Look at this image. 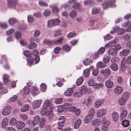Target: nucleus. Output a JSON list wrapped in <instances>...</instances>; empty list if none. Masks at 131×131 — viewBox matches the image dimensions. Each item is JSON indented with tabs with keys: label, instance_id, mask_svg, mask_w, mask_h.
Masks as SVG:
<instances>
[{
	"label": "nucleus",
	"instance_id": "f257e3e1",
	"mask_svg": "<svg viewBox=\"0 0 131 131\" xmlns=\"http://www.w3.org/2000/svg\"><path fill=\"white\" fill-rule=\"evenodd\" d=\"M39 123V126L40 128H42L44 126L45 123V120L43 117L40 119L39 116H36L34 118V119L31 122L32 125L35 126L37 124Z\"/></svg>",
	"mask_w": 131,
	"mask_h": 131
},
{
	"label": "nucleus",
	"instance_id": "f03ea898",
	"mask_svg": "<svg viewBox=\"0 0 131 131\" xmlns=\"http://www.w3.org/2000/svg\"><path fill=\"white\" fill-rule=\"evenodd\" d=\"M115 2V0H107L106 3L105 4H102L104 9H106L108 8L109 7L113 8L116 7L114 3Z\"/></svg>",
	"mask_w": 131,
	"mask_h": 131
},
{
	"label": "nucleus",
	"instance_id": "7ed1b4c3",
	"mask_svg": "<svg viewBox=\"0 0 131 131\" xmlns=\"http://www.w3.org/2000/svg\"><path fill=\"white\" fill-rule=\"evenodd\" d=\"M105 121L106 118L105 117L103 118L101 121L100 119H96L92 121L91 125L93 126H98L103 123Z\"/></svg>",
	"mask_w": 131,
	"mask_h": 131
},
{
	"label": "nucleus",
	"instance_id": "20e7f679",
	"mask_svg": "<svg viewBox=\"0 0 131 131\" xmlns=\"http://www.w3.org/2000/svg\"><path fill=\"white\" fill-rule=\"evenodd\" d=\"M40 113L42 116H48L51 114L52 111L48 110L46 108L43 107L41 110Z\"/></svg>",
	"mask_w": 131,
	"mask_h": 131
},
{
	"label": "nucleus",
	"instance_id": "39448f33",
	"mask_svg": "<svg viewBox=\"0 0 131 131\" xmlns=\"http://www.w3.org/2000/svg\"><path fill=\"white\" fill-rule=\"evenodd\" d=\"M107 110L105 109L101 108L99 109L96 113L97 117L100 118L105 115L106 113Z\"/></svg>",
	"mask_w": 131,
	"mask_h": 131
},
{
	"label": "nucleus",
	"instance_id": "423d86ee",
	"mask_svg": "<svg viewBox=\"0 0 131 131\" xmlns=\"http://www.w3.org/2000/svg\"><path fill=\"white\" fill-rule=\"evenodd\" d=\"M101 73L103 74L105 78H107L109 75L111 73V71L110 69H103L100 71Z\"/></svg>",
	"mask_w": 131,
	"mask_h": 131
},
{
	"label": "nucleus",
	"instance_id": "0eeeda50",
	"mask_svg": "<svg viewBox=\"0 0 131 131\" xmlns=\"http://www.w3.org/2000/svg\"><path fill=\"white\" fill-rule=\"evenodd\" d=\"M41 102L42 100L41 99L35 101L32 103V108L34 109H35L39 107Z\"/></svg>",
	"mask_w": 131,
	"mask_h": 131
},
{
	"label": "nucleus",
	"instance_id": "6e6552de",
	"mask_svg": "<svg viewBox=\"0 0 131 131\" xmlns=\"http://www.w3.org/2000/svg\"><path fill=\"white\" fill-rule=\"evenodd\" d=\"M65 105L66 106L65 108L68 109V111L70 112H74L76 109L75 107L73 106H72L71 104L66 103L65 104Z\"/></svg>",
	"mask_w": 131,
	"mask_h": 131
},
{
	"label": "nucleus",
	"instance_id": "1a4fd4ad",
	"mask_svg": "<svg viewBox=\"0 0 131 131\" xmlns=\"http://www.w3.org/2000/svg\"><path fill=\"white\" fill-rule=\"evenodd\" d=\"M8 3V5L9 7L13 8L15 7L16 4V0H7Z\"/></svg>",
	"mask_w": 131,
	"mask_h": 131
},
{
	"label": "nucleus",
	"instance_id": "9d476101",
	"mask_svg": "<svg viewBox=\"0 0 131 131\" xmlns=\"http://www.w3.org/2000/svg\"><path fill=\"white\" fill-rule=\"evenodd\" d=\"M11 109V107L8 106L5 108L2 112V114L4 116H6L9 115L10 112V110Z\"/></svg>",
	"mask_w": 131,
	"mask_h": 131
},
{
	"label": "nucleus",
	"instance_id": "9b49d317",
	"mask_svg": "<svg viewBox=\"0 0 131 131\" xmlns=\"http://www.w3.org/2000/svg\"><path fill=\"white\" fill-rule=\"evenodd\" d=\"M123 90V89L121 86H117L114 89V92L116 94H119L122 92Z\"/></svg>",
	"mask_w": 131,
	"mask_h": 131
},
{
	"label": "nucleus",
	"instance_id": "f8f14e48",
	"mask_svg": "<svg viewBox=\"0 0 131 131\" xmlns=\"http://www.w3.org/2000/svg\"><path fill=\"white\" fill-rule=\"evenodd\" d=\"M25 123L21 121H18L16 125V127L19 129H21L24 128L25 126Z\"/></svg>",
	"mask_w": 131,
	"mask_h": 131
},
{
	"label": "nucleus",
	"instance_id": "ddd939ff",
	"mask_svg": "<svg viewBox=\"0 0 131 131\" xmlns=\"http://www.w3.org/2000/svg\"><path fill=\"white\" fill-rule=\"evenodd\" d=\"M103 123L104 124L102 127V131H106L108 130V127L110 124V122L109 121H106H106Z\"/></svg>",
	"mask_w": 131,
	"mask_h": 131
},
{
	"label": "nucleus",
	"instance_id": "4468645a",
	"mask_svg": "<svg viewBox=\"0 0 131 131\" xmlns=\"http://www.w3.org/2000/svg\"><path fill=\"white\" fill-rule=\"evenodd\" d=\"M118 50L115 48H111L108 50V53L112 56H116L117 55Z\"/></svg>",
	"mask_w": 131,
	"mask_h": 131
},
{
	"label": "nucleus",
	"instance_id": "2eb2a0df",
	"mask_svg": "<svg viewBox=\"0 0 131 131\" xmlns=\"http://www.w3.org/2000/svg\"><path fill=\"white\" fill-rule=\"evenodd\" d=\"M93 101V97L89 96L87 99H85L83 102V103L87 106H88L89 105L91 104Z\"/></svg>",
	"mask_w": 131,
	"mask_h": 131
},
{
	"label": "nucleus",
	"instance_id": "dca6fc26",
	"mask_svg": "<svg viewBox=\"0 0 131 131\" xmlns=\"http://www.w3.org/2000/svg\"><path fill=\"white\" fill-rule=\"evenodd\" d=\"M9 78V76L8 74H4L3 75V83L4 84L8 85L9 83V80H8Z\"/></svg>",
	"mask_w": 131,
	"mask_h": 131
},
{
	"label": "nucleus",
	"instance_id": "f3484780",
	"mask_svg": "<svg viewBox=\"0 0 131 131\" xmlns=\"http://www.w3.org/2000/svg\"><path fill=\"white\" fill-rule=\"evenodd\" d=\"M130 52V50L128 49L124 50H123L120 52L119 54L121 56H127Z\"/></svg>",
	"mask_w": 131,
	"mask_h": 131
},
{
	"label": "nucleus",
	"instance_id": "a211bd4d",
	"mask_svg": "<svg viewBox=\"0 0 131 131\" xmlns=\"http://www.w3.org/2000/svg\"><path fill=\"white\" fill-rule=\"evenodd\" d=\"M113 82L110 79H108L105 82L106 86L108 88H112L113 85Z\"/></svg>",
	"mask_w": 131,
	"mask_h": 131
},
{
	"label": "nucleus",
	"instance_id": "6ab92c4d",
	"mask_svg": "<svg viewBox=\"0 0 131 131\" xmlns=\"http://www.w3.org/2000/svg\"><path fill=\"white\" fill-rule=\"evenodd\" d=\"M119 116V114L117 112H113L112 115V117L113 120L114 121H117L118 118Z\"/></svg>",
	"mask_w": 131,
	"mask_h": 131
},
{
	"label": "nucleus",
	"instance_id": "aec40b11",
	"mask_svg": "<svg viewBox=\"0 0 131 131\" xmlns=\"http://www.w3.org/2000/svg\"><path fill=\"white\" fill-rule=\"evenodd\" d=\"M50 7H52V10L53 13H57L59 11V9L57 6H55L54 4H51L50 6Z\"/></svg>",
	"mask_w": 131,
	"mask_h": 131
},
{
	"label": "nucleus",
	"instance_id": "412c9836",
	"mask_svg": "<svg viewBox=\"0 0 131 131\" xmlns=\"http://www.w3.org/2000/svg\"><path fill=\"white\" fill-rule=\"evenodd\" d=\"M116 43L115 40H112L106 44L105 47L106 48H108L114 46Z\"/></svg>",
	"mask_w": 131,
	"mask_h": 131
},
{
	"label": "nucleus",
	"instance_id": "4be33fe9",
	"mask_svg": "<svg viewBox=\"0 0 131 131\" xmlns=\"http://www.w3.org/2000/svg\"><path fill=\"white\" fill-rule=\"evenodd\" d=\"M93 117L92 116L88 115L84 118V123L85 124L89 123L92 120Z\"/></svg>",
	"mask_w": 131,
	"mask_h": 131
},
{
	"label": "nucleus",
	"instance_id": "5701e85b",
	"mask_svg": "<svg viewBox=\"0 0 131 131\" xmlns=\"http://www.w3.org/2000/svg\"><path fill=\"white\" fill-rule=\"evenodd\" d=\"M17 120L15 118H12L9 121V124L10 125L12 126H15L17 123Z\"/></svg>",
	"mask_w": 131,
	"mask_h": 131
},
{
	"label": "nucleus",
	"instance_id": "b1692460",
	"mask_svg": "<svg viewBox=\"0 0 131 131\" xmlns=\"http://www.w3.org/2000/svg\"><path fill=\"white\" fill-rule=\"evenodd\" d=\"M73 92V90L71 88L67 89L64 92L66 96H69L71 95Z\"/></svg>",
	"mask_w": 131,
	"mask_h": 131
},
{
	"label": "nucleus",
	"instance_id": "393cba45",
	"mask_svg": "<svg viewBox=\"0 0 131 131\" xmlns=\"http://www.w3.org/2000/svg\"><path fill=\"white\" fill-rule=\"evenodd\" d=\"M104 103L103 100H98L95 103V107L98 108L100 107L101 105Z\"/></svg>",
	"mask_w": 131,
	"mask_h": 131
},
{
	"label": "nucleus",
	"instance_id": "a878e982",
	"mask_svg": "<svg viewBox=\"0 0 131 131\" xmlns=\"http://www.w3.org/2000/svg\"><path fill=\"white\" fill-rule=\"evenodd\" d=\"M88 89L86 86H82L81 87L80 90V93L82 94H85L87 92Z\"/></svg>",
	"mask_w": 131,
	"mask_h": 131
},
{
	"label": "nucleus",
	"instance_id": "bb28decb",
	"mask_svg": "<svg viewBox=\"0 0 131 131\" xmlns=\"http://www.w3.org/2000/svg\"><path fill=\"white\" fill-rule=\"evenodd\" d=\"M8 122V119L7 118H4L2 122V127L3 128H5L7 125Z\"/></svg>",
	"mask_w": 131,
	"mask_h": 131
},
{
	"label": "nucleus",
	"instance_id": "cd10ccee",
	"mask_svg": "<svg viewBox=\"0 0 131 131\" xmlns=\"http://www.w3.org/2000/svg\"><path fill=\"white\" fill-rule=\"evenodd\" d=\"M63 39V37H61L57 40L53 41V43L56 45H58L59 44L62 43Z\"/></svg>",
	"mask_w": 131,
	"mask_h": 131
},
{
	"label": "nucleus",
	"instance_id": "c85d7f7f",
	"mask_svg": "<svg viewBox=\"0 0 131 131\" xmlns=\"http://www.w3.org/2000/svg\"><path fill=\"white\" fill-rule=\"evenodd\" d=\"M111 69L114 71H117L118 69V66L117 64L115 63H113L111 64L110 67Z\"/></svg>",
	"mask_w": 131,
	"mask_h": 131
},
{
	"label": "nucleus",
	"instance_id": "c756f323",
	"mask_svg": "<svg viewBox=\"0 0 131 131\" xmlns=\"http://www.w3.org/2000/svg\"><path fill=\"white\" fill-rule=\"evenodd\" d=\"M121 97L126 101H127L129 97L128 93L127 92L124 93L122 94Z\"/></svg>",
	"mask_w": 131,
	"mask_h": 131
},
{
	"label": "nucleus",
	"instance_id": "7c9ffc66",
	"mask_svg": "<svg viewBox=\"0 0 131 131\" xmlns=\"http://www.w3.org/2000/svg\"><path fill=\"white\" fill-rule=\"evenodd\" d=\"M101 9L100 8L94 7L93 8L92 13L93 14H96L100 12Z\"/></svg>",
	"mask_w": 131,
	"mask_h": 131
},
{
	"label": "nucleus",
	"instance_id": "2f4dec72",
	"mask_svg": "<svg viewBox=\"0 0 131 131\" xmlns=\"http://www.w3.org/2000/svg\"><path fill=\"white\" fill-rule=\"evenodd\" d=\"M31 92L34 95H35L39 93L37 88L35 87H32L31 88Z\"/></svg>",
	"mask_w": 131,
	"mask_h": 131
},
{
	"label": "nucleus",
	"instance_id": "473e14b6",
	"mask_svg": "<svg viewBox=\"0 0 131 131\" xmlns=\"http://www.w3.org/2000/svg\"><path fill=\"white\" fill-rule=\"evenodd\" d=\"M96 66L98 68H103L105 67L106 65L105 63H103L102 62H99L97 63Z\"/></svg>",
	"mask_w": 131,
	"mask_h": 131
},
{
	"label": "nucleus",
	"instance_id": "72a5a7b5",
	"mask_svg": "<svg viewBox=\"0 0 131 131\" xmlns=\"http://www.w3.org/2000/svg\"><path fill=\"white\" fill-rule=\"evenodd\" d=\"M128 111L127 110H124L122 111L121 114V118L124 119L127 116Z\"/></svg>",
	"mask_w": 131,
	"mask_h": 131
},
{
	"label": "nucleus",
	"instance_id": "f704fd0d",
	"mask_svg": "<svg viewBox=\"0 0 131 131\" xmlns=\"http://www.w3.org/2000/svg\"><path fill=\"white\" fill-rule=\"evenodd\" d=\"M81 122V120L80 119L77 120L75 122L74 127L75 129H77L79 127Z\"/></svg>",
	"mask_w": 131,
	"mask_h": 131
},
{
	"label": "nucleus",
	"instance_id": "c9c22d12",
	"mask_svg": "<svg viewBox=\"0 0 131 131\" xmlns=\"http://www.w3.org/2000/svg\"><path fill=\"white\" fill-rule=\"evenodd\" d=\"M127 101L121 97L118 101V103L120 105L122 106L125 104Z\"/></svg>",
	"mask_w": 131,
	"mask_h": 131
},
{
	"label": "nucleus",
	"instance_id": "e433bc0d",
	"mask_svg": "<svg viewBox=\"0 0 131 131\" xmlns=\"http://www.w3.org/2000/svg\"><path fill=\"white\" fill-rule=\"evenodd\" d=\"M84 80V78L82 76H81L76 81V83L77 85H80L82 84Z\"/></svg>",
	"mask_w": 131,
	"mask_h": 131
},
{
	"label": "nucleus",
	"instance_id": "4c0bfd02",
	"mask_svg": "<svg viewBox=\"0 0 131 131\" xmlns=\"http://www.w3.org/2000/svg\"><path fill=\"white\" fill-rule=\"evenodd\" d=\"M110 59V57L109 55H105L103 57V60L105 64L107 63Z\"/></svg>",
	"mask_w": 131,
	"mask_h": 131
},
{
	"label": "nucleus",
	"instance_id": "58836bf2",
	"mask_svg": "<svg viewBox=\"0 0 131 131\" xmlns=\"http://www.w3.org/2000/svg\"><path fill=\"white\" fill-rule=\"evenodd\" d=\"M122 124L123 126L125 127H127L129 125V121L127 120H124L122 122Z\"/></svg>",
	"mask_w": 131,
	"mask_h": 131
},
{
	"label": "nucleus",
	"instance_id": "ea45409f",
	"mask_svg": "<svg viewBox=\"0 0 131 131\" xmlns=\"http://www.w3.org/2000/svg\"><path fill=\"white\" fill-rule=\"evenodd\" d=\"M29 107L28 104H26L23 106L21 108V111L23 112H25L28 110Z\"/></svg>",
	"mask_w": 131,
	"mask_h": 131
},
{
	"label": "nucleus",
	"instance_id": "a19ab883",
	"mask_svg": "<svg viewBox=\"0 0 131 131\" xmlns=\"http://www.w3.org/2000/svg\"><path fill=\"white\" fill-rule=\"evenodd\" d=\"M92 63V61L91 59L88 58L85 59L83 61L84 64L86 66L90 65V64Z\"/></svg>",
	"mask_w": 131,
	"mask_h": 131
},
{
	"label": "nucleus",
	"instance_id": "79ce46f5",
	"mask_svg": "<svg viewBox=\"0 0 131 131\" xmlns=\"http://www.w3.org/2000/svg\"><path fill=\"white\" fill-rule=\"evenodd\" d=\"M54 23L53 19L49 20L47 22L48 27H51L54 26Z\"/></svg>",
	"mask_w": 131,
	"mask_h": 131
},
{
	"label": "nucleus",
	"instance_id": "37998d69",
	"mask_svg": "<svg viewBox=\"0 0 131 131\" xmlns=\"http://www.w3.org/2000/svg\"><path fill=\"white\" fill-rule=\"evenodd\" d=\"M17 22L16 19L14 18H10L8 20V22L9 24L13 25L15 24Z\"/></svg>",
	"mask_w": 131,
	"mask_h": 131
},
{
	"label": "nucleus",
	"instance_id": "c03bdc74",
	"mask_svg": "<svg viewBox=\"0 0 131 131\" xmlns=\"http://www.w3.org/2000/svg\"><path fill=\"white\" fill-rule=\"evenodd\" d=\"M66 106L64 105L61 106H58V108L57 109V112L58 113L62 112L64 110V108H65Z\"/></svg>",
	"mask_w": 131,
	"mask_h": 131
},
{
	"label": "nucleus",
	"instance_id": "a18cd8bd",
	"mask_svg": "<svg viewBox=\"0 0 131 131\" xmlns=\"http://www.w3.org/2000/svg\"><path fill=\"white\" fill-rule=\"evenodd\" d=\"M83 74L84 77L87 78L90 75V70L89 69H86L84 71Z\"/></svg>",
	"mask_w": 131,
	"mask_h": 131
},
{
	"label": "nucleus",
	"instance_id": "49530a36",
	"mask_svg": "<svg viewBox=\"0 0 131 131\" xmlns=\"http://www.w3.org/2000/svg\"><path fill=\"white\" fill-rule=\"evenodd\" d=\"M77 14V12L75 10H73L70 12L69 15L71 17L74 18L75 17Z\"/></svg>",
	"mask_w": 131,
	"mask_h": 131
},
{
	"label": "nucleus",
	"instance_id": "de8ad7c7",
	"mask_svg": "<svg viewBox=\"0 0 131 131\" xmlns=\"http://www.w3.org/2000/svg\"><path fill=\"white\" fill-rule=\"evenodd\" d=\"M103 85H104L102 83H95L94 86V88L95 89L98 90L102 87Z\"/></svg>",
	"mask_w": 131,
	"mask_h": 131
},
{
	"label": "nucleus",
	"instance_id": "09e8293b",
	"mask_svg": "<svg viewBox=\"0 0 131 131\" xmlns=\"http://www.w3.org/2000/svg\"><path fill=\"white\" fill-rule=\"evenodd\" d=\"M125 29L123 28H121L118 29L117 31V34L118 35H121L125 33Z\"/></svg>",
	"mask_w": 131,
	"mask_h": 131
},
{
	"label": "nucleus",
	"instance_id": "8fccbe9b",
	"mask_svg": "<svg viewBox=\"0 0 131 131\" xmlns=\"http://www.w3.org/2000/svg\"><path fill=\"white\" fill-rule=\"evenodd\" d=\"M54 22V26L57 25H60V20L58 18L53 19Z\"/></svg>",
	"mask_w": 131,
	"mask_h": 131
},
{
	"label": "nucleus",
	"instance_id": "3c124183",
	"mask_svg": "<svg viewBox=\"0 0 131 131\" xmlns=\"http://www.w3.org/2000/svg\"><path fill=\"white\" fill-rule=\"evenodd\" d=\"M37 45L34 42H31L28 45V48L30 49H32L36 47Z\"/></svg>",
	"mask_w": 131,
	"mask_h": 131
},
{
	"label": "nucleus",
	"instance_id": "603ef678",
	"mask_svg": "<svg viewBox=\"0 0 131 131\" xmlns=\"http://www.w3.org/2000/svg\"><path fill=\"white\" fill-rule=\"evenodd\" d=\"M27 19L29 23H32L34 20V19L33 17L31 15L28 16Z\"/></svg>",
	"mask_w": 131,
	"mask_h": 131
},
{
	"label": "nucleus",
	"instance_id": "864d4df0",
	"mask_svg": "<svg viewBox=\"0 0 131 131\" xmlns=\"http://www.w3.org/2000/svg\"><path fill=\"white\" fill-rule=\"evenodd\" d=\"M24 93L26 94H28L30 92V89L27 86H25L24 89Z\"/></svg>",
	"mask_w": 131,
	"mask_h": 131
},
{
	"label": "nucleus",
	"instance_id": "5fc2aeb1",
	"mask_svg": "<svg viewBox=\"0 0 131 131\" xmlns=\"http://www.w3.org/2000/svg\"><path fill=\"white\" fill-rule=\"evenodd\" d=\"M40 89L41 91H45L46 90L47 86L43 83H42L40 86Z\"/></svg>",
	"mask_w": 131,
	"mask_h": 131
},
{
	"label": "nucleus",
	"instance_id": "6e6d98bb",
	"mask_svg": "<svg viewBox=\"0 0 131 131\" xmlns=\"http://www.w3.org/2000/svg\"><path fill=\"white\" fill-rule=\"evenodd\" d=\"M62 49L63 50H66L68 51H69L70 50L71 48L68 45H65L63 46Z\"/></svg>",
	"mask_w": 131,
	"mask_h": 131
},
{
	"label": "nucleus",
	"instance_id": "4d7b16f0",
	"mask_svg": "<svg viewBox=\"0 0 131 131\" xmlns=\"http://www.w3.org/2000/svg\"><path fill=\"white\" fill-rule=\"evenodd\" d=\"M65 122H59L58 123V125L59 126L58 127V128L59 129H60L61 128V127H62L64 125Z\"/></svg>",
	"mask_w": 131,
	"mask_h": 131
},
{
	"label": "nucleus",
	"instance_id": "13d9d810",
	"mask_svg": "<svg viewBox=\"0 0 131 131\" xmlns=\"http://www.w3.org/2000/svg\"><path fill=\"white\" fill-rule=\"evenodd\" d=\"M21 119L23 121L26 120L28 119V116L25 114H21L20 115Z\"/></svg>",
	"mask_w": 131,
	"mask_h": 131
},
{
	"label": "nucleus",
	"instance_id": "bf43d9fd",
	"mask_svg": "<svg viewBox=\"0 0 131 131\" xmlns=\"http://www.w3.org/2000/svg\"><path fill=\"white\" fill-rule=\"evenodd\" d=\"M21 32L20 31H16L15 34V36L17 39H19L21 37Z\"/></svg>",
	"mask_w": 131,
	"mask_h": 131
},
{
	"label": "nucleus",
	"instance_id": "052dcab7",
	"mask_svg": "<svg viewBox=\"0 0 131 131\" xmlns=\"http://www.w3.org/2000/svg\"><path fill=\"white\" fill-rule=\"evenodd\" d=\"M62 33L59 30H57L55 31L54 32V37H57L62 35Z\"/></svg>",
	"mask_w": 131,
	"mask_h": 131
},
{
	"label": "nucleus",
	"instance_id": "680f3d73",
	"mask_svg": "<svg viewBox=\"0 0 131 131\" xmlns=\"http://www.w3.org/2000/svg\"><path fill=\"white\" fill-rule=\"evenodd\" d=\"M50 104V101L49 100H46L45 102L43 104V107L47 108Z\"/></svg>",
	"mask_w": 131,
	"mask_h": 131
},
{
	"label": "nucleus",
	"instance_id": "e2e57ef3",
	"mask_svg": "<svg viewBox=\"0 0 131 131\" xmlns=\"http://www.w3.org/2000/svg\"><path fill=\"white\" fill-rule=\"evenodd\" d=\"M99 70L98 68H95L93 69L92 71V74L93 76H96L99 73Z\"/></svg>",
	"mask_w": 131,
	"mask_h": 131
},
{
	"label": "nucleus",
	"instance_id": "0e129e2a",
	"mask_svg": "<svg viewBox=\"0 0 131 131\" xmlns=\"http://www.w3.org/2000/svg\"><path fill=\"white\" fill-rule=\"evenodd\" d=\"M97 79L100 82H102L105 80L104 78L102 76L99 75L97 77Z\"/></svg>",
	"mask_w": 131,
	"mask_h": 131
},
{
	"label": "nucleus",
	"instance_id": "69168bd1",
	"mask_svg": "<svg viewBox=\"0 0 131 131\" xmlns=\"http://www.w3.org/2000/svg\"><path fill=\"white\" fill-rule=\"evenodd\" d=\"M88 84L90 86H94L95 84L94 81L93 79H91L89 80L88 82Z\"/></svg>",
	"mask_w": 131,
	"mask_h": 131
},
{
	"label": "nucleus",
	"instance_id": "338daca9",
	"mask_svg": "<svg viewBox=\"0 0 131 131\" xmlns=\"http://www.w3.org/2000/svg\"><path fill=\"white\" fill-rule=\"evenodd\" d=\"M31 54V52L29 51H24V54L27 57H30Z\"/></svg>",
	"mask_w": 131,
	"mask_h": 131
},
{
	"label": "nucleus",
	"instance_id": "774afa93",
	"mask_svg": "<svg viewBox=\"0 0 131 131\" xmlns=\"http://www.w3.org/2000/svg\"><path fill=\"white\" fill-rule=\"evenodd\" d=\"M123 79L121 77H119L117 79V81L119 84H121L123 83Z\"/></svg>",
	"mask_w": 131,
	"mask_h": 131
}]
</instances>
